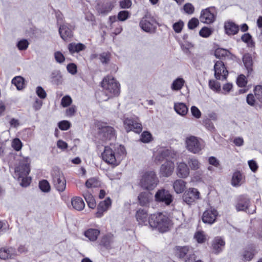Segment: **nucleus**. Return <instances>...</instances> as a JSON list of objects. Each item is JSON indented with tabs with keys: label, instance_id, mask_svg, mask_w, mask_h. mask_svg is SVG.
<instances>
[{
	"label": "nucleus",
	"instance_id": "obj_1",
	"mask_svg": "<svg viewBox=\"0 0 262 262\" xmlns=\"http://www.w3.org/2000/svg\"><path fill=\"white\" fill-rule=\"evenodd\" d=\"M125 149L123 146L111 145L105 146L102 153V159L107 163L117 165L120 163V156L125 154Z\"/></svg>",
	"mask_w": 262,
	"mask_h": 262
},
{
	"label": "nucleus",
	"instance_id": "obj_2",
	"mask_svg": "<svg viewBox=\"0 0 262 262\" xmlns=\"http://www.w3.org/2000/svg\"><path fill=\"white\" fill-rule=\"evenodd\" d=\"M103 92L102 93L101 101H106L110 98L117 96L120 93V84L114 77L107 76L101 83Z\"/></svg>",
	"mask_w": 262,
	"mask_h": 262
},
{
	"label": "nucleus",
	"instance_id": "obj_3",
	"mask_svg": "<svg viewBox=\"0 0 262 262\" xmlns=\"http://www.w3.org/2000/svg\"><path fill=\"white\" fill-rule=\"evenodd\" d=\"M171 226L170 219L161 212L151 214L149 216V226L152 228H157L161 232L168 231Z\"/></svg>",
	"mask_w": 262,
	"mask_h": 262
},
{
	"label": "nucleus",
	"instance_id": "obj_4",
	"mask_svg": "<svg viewBox=\"0 0 262 262\" xmlns=\"http://www.w3.org/2000/svg\"><path fill=\"white\" fill-rule=\"evenodd\" d=\"M159 182V179L153 170L147 171L141 176L139 185L143 189L151 191L154 190Z\"/></svg>",
	"mask_w": 262,
	"mask_h": 262
},
{
	"label": "nucleus",
	"instance_id": "obj_5",
	"mask_svg": "<svg viewBox=\"0 0 262 262\" xmlns=\"http://www.w3.org/2000/svg\"><path fill=\"white\" fill-rule=\"evenodd\" d=\"M53 184L58 191H63L66 187V181L63 174L60 170L54 168L51 172Z\"/></svg>",
	"mask_w": 262,
	"mask_h": 262
},
{
	"label": "nucleus",
	"instance_id": "obj_6",
	"mask_svg": "<svg viewBox=\"0 0 262 262\" xmlns=\"http://www.w3.org/2000/svg\"><path fill=\"white\" fill-rule=\"evenodd\" d=\"M155 200L158 203L169 206L173 202V196L170 191L164 188L158 189L155 194Z\"/></svg>",
	"mask_w": 262,
	"mask_h": 262
},
{
	"label": "nucleus",
	"instance_id": "obj_7",
	"mask_svg": "<svg viewBox=\"0 0 262 262\" xmlns=\"http://www.w3.org/2000/svg\"><path fill=\"white\" fill-rule=\"evenodd\" d=\"M177 152L174 151L166 148H160L155 155V161L157 163H160L164 160H171L176 158Z\"/></svg>",
	"mask_w": 262,
	"mask_h": 262
},
{
	"label": "nucleus",
	"instance_id": "obj_8",
	"mask_svg": "<svg viewBox=\"0 0 262 262\" xmlns=\"http://www.w3.org/2000/svg\"><path fill=\"white\" fill-rule=\"evenodd\" d=\"M185 144L187 149L193 154L199 153L203 148V145L199 139L193 136L186 138Z\"/></svg>",
	"mask_w": 262,
	"mask_h": 262
},
{
	"label": "nucleus",
	"instance_id": "obj_9",
	"mask_svg": "<svg viewBox=\"0 0 262 262\" xmlns=\"http://www.w3.org/2000/svg\"><path fill=\"white\" fill-rule=\"evenodd\" d=\"M200 199V193L195 188H190L186 190L182 196L183 201L187 205L191 206L195 201Z\"/></svg>",
	"mask_w": 262,
	"mask_h": 262
},
{
	"label": "nucleus",
	"instance_id": "obj_10",
	"mask_svg": "<svg viewBox=\"0 0 262 262\" xmlns=\"http://www.w3.org/2000/svg\"><path fill=\"white\" fill-rule=\"evenodd\" d=\"M30 159L26 158L20 161L19 165L15 168V175L16 177L28 176L30 172Z\"/></svg>",
	"mask_w": 262,
	"mask_h": 262
},
{
	"label": "nucleus",
	"instance_id": "obj_11",
	"mask_svg": "<svg viewBox=\"0 0 262 262\" xmlns=\"http://www.w3.org/2000/svg\"><path fill=\"white\" fill-rule=\"evenodd\" d=\"M214 76L216 79L226 80L228 74L224 63L222 61H217L214 66Z\"/></svg>",
	"mask_w": 262,
	"mask_h": 262
},
{
	"label": "nucleus",
	"instance_id": "obj_12",
	"mask_svg": "<svg viewBox=\"0 0 262 262\" xmlns=\"http://www.w3.org/2000/svg\"><path fill=\"white\" fill-rule=\"evenodd\" d=\"M98 135L100 139L104 141L115 138V130L109 126H103L100 128Z\"/></svg>",
	"mask_w": 262,
	"mask_h": 262
},
{
	"label": "nucleus",
	"instance_id": "obj_13",
	"mask_svg": "<svg viewBox=\"0 0 262 262\" xmlns=\"http://www.w3.org/2000/svg\"><path fill=\"white\" fill-rule=\"evenodd\" d=\"M124 125L126 132L133 130L139 133L142 130V125L132 119L126 118L124 120Z\"/></svg>",
	"mask_w": 262,
	"mask_h": 262
},
{
	"label": "nucleus",
	"instance_id": "obj_14",
	"mask_svg": "<svg viewBox=\"0 0 262 262\" xmlns=\"http://www.w3.org/2000/svg\"><path fill=\"white\" fill-rule=\"evenodd\" d=\"M212 8H208L201 11L200 20L206 24H211L215 20V15L211 12Z\"/></svg>",
	"mask_w": 262,
	"mask_h": 262
},
{
	"label": "nucleus",
	"instance_id": "obj_15",
	"mask_svg": "<svg viewBox=\"0 0 262 262\" xmlns=\"http://www.w3.org/2000/svg\"><path fill=\"white\" fill-rule=\"evenodd\" d=\"M174 167V163L171 160H167L161 166L160 174L162 177H168L172 173Z\"/></svg>",
	"mask_w": 262,
	"mask_h": 262
},
{
	"label": "nucleus",
	"instance_id": "obj_16",
	"mask_svg": "<svg viewBox=\"0 0 262 262\" xmlns=\"http://www.w3.org/2000/svg\"><path fill=\"white\" fill-rule=\"evenodd\" d=\"M217 215V212L215 209H208L203 213L202 221L204 223L212 224L215 222Z\"/></svg>",
	"mask_w": 262,
	"mask_h": 262
},
{
	"label": "nucleus",
	"instance_id": "obj_17",
	"mask_svg": "<svg viewBox=\"0 0 262 262\" xmlns=\"http://www.w3.org/2000/svg\"><path fill=\"white\" fill-rule=\"evenodd\" d=\"M137 222L140 225L147 226L149 225V217H148L147 212L143 209H139L136 214Z\"/></svg>",
	"mask_w": 262,
	"mask_h": 262
},
{
	"label": "nucleus",
	"instance_id": "obj_18",
	"mask_svg": "<svg viewBox=\"0 0 262 262\" xmlns=\"http://www.w3.org/2000/svg\"><path fill=\"white\" fill-rule=\"evenodd\" d=\"M250 204V201L246 195L240 196L235 206L237 211H246L249 208Z\"/></svg>",
	"mask_w": 262,
	"mask_h": 262
},
{
	"label": "nucleus",
	"instance_id": "obj_19",
	"mask_svg": "<svg viewBox=\"0 0 262 262\" xmlns=\"http://www.w3.org/2000/svg\"><path fill=\"white\" fill-rule=\"evenodd\" d=\"M177 174L180 178H186L189 174V169L184 162L177 163L176 169Z\"/></svg>",
	"mask_w": 262,
	"mask_h": 262
},
{
	"label": "nucleus",
	"instance_id": "obj_20",
	"mask_svg": "<svg viewBox=\"0 0 262 262\" xmlns=\"http://www.w3.org/2000/svg\"><path fill=\"white\" fill-rule=\"evenodd\" d=\"M111 200L110 198H107L104 201H101L97 207V212L96 215L97 217H101L103 213L106 211L111 205Z\"/></svg>",
	"mask_w": 262,
	"mask_h": 262
},
{
	"label": "nucleus",
	"instance_id": "obj_21",
	"mask_svg": "<svg viewBox=\"0 0 262 262\" xmlns=\"http://www.w3.org/2000/svg\"><path fill=\"white\" fill-rule=\"evenodd\" d=\"M151 199V193L149 192H142L138 196V202L142 206H147Z\"/></svg>",
	"mask_w": 262,
	"mask_h": 262
},
{
	"label": "nucleus",
	"instance_id": "obj_22",
	"mask_svg": "<svg viewBox=\"0 0 262 262\" xmlns=\"http://www.w3.org/2000/svg\"><path fill=\"white\" fill-rule=\"evenodd\" d=\"M15 255V249L12 247L0 249V258L2 259L12 258Z\"/></svg>",
	"mask_w": 262,
	"mask_h": 262
},
{
	"label": "nucleus",
	"instance_id": "obj_23",
	"mask_svg": "<svg viewBox=\"0 0 262 262\" xmlns=\"http://www.w3.org/2000/svg\"><path fill=\"white\" fill-rule=\"evenodd\" d=\"M244 182V177L239 171L234 172L232 175L231 184L234 187L240 186Z\"/></svg>",
	"mask_w": 262,
	"mask_h": 262
},
{
	"label": "nucleus",
	"instance_id": "obj_24",
	"mask_svg": "<svg viewBox=\"0 0 262 262\" xmlns=\"http://www.w3.org/2000/svg\"><path fill=\"white\" fill-rule=\"evenodd\" d=\"M225 243L220 237H215L212 241V248L215 253L220 252L225 246Z\"/></svg>",
	"mask_w": 262,
	"mask_h": 262
},
{
	"label": "nucleus",
	"instance_id": "obj_25",
	"mask_svg": "<svg viewBox=\"0 0 262 262\" xmlns=\"http://www.w3.org/2000/svg\"><path fill=\"white\" fill-rule=\"evenodd\" d=\"M186 182L182 179H178L173 183V188L177 194L182 193L186 188Z\"/></svg>",
	"mask_w": 262,
	"mask_h": 262
},
{
	"label": "nucleus",
	"instance_id": "obj_26",
	"mask_svg": "<svg viewBox=\"0 0 262 262\" xmlns=\"http://www.w3.org/2000/svg\"><path fill=\"white\" fill-rule=\"evenodd\" d=\"M113 8V6L110 3L98 4L96 7L99 13L106 15L110 12Z\"/></svg>",
	"mask_w": 262,
	"mask_h": 262
},
{
	"label": "nucleus",
	"instance_id": "obj_27",
	"mask_svg": "<svg viewBox=\"0 0 262 262\" xmlns=\"http://www.w3.org/2000/svg\"><path fill=\"white\" fill-rule=\"evenodd\" d=\"M191 250L188 246H176L174 248L176 255L181 258L186 257Z\"/></svg>",
	"mask_w": 262,
	"mask_h": 262
},
{
	"label": "nucleus",
	"instance_id": "obj_28",
	"mask_svg": "<svg viewBox=\"0 0 262 262\" xmlns=\"http://www.w3.org/2000/svg\"><path fill=\"white\" fill-rule=\"evenodd\" d=\"M174 110L180 115L184 116L188 112V107L184 103H175L174 105Z\"/></svg>",
	"mask_w": 262,
	"mask_h": 262
},
{
	"label": "nucleus",
	"instance_id": "obj_29",
	"mask_svg": "<svg viewBox=\"0 0 262 262\" xmlns=\"http://www.w3.org/2000/svg\"><path fill=\"white\" fill-rule=\"evenodd\" d=\"M85 48V46L81 43H71L68 45L69 51L72 54L83 51Z\"/></svg>",
	"mask_w": 262,
	"mask_h": 262
},
{
	"label": "nucleus",
	"instance_id": "obj_30",
	"mask_svg": "<svg viewBox=\"0 0 262 262\" xmlns=\"http://www.w3.org/2000/svg\"><path fill=\"white\" fill-rule=\"evenodd\" d=\"M224 28L226 33H238L239 27L232 21H226L224 24Z\"/></svg>",
	"mask_w": 262,
	"mask_h": 262
},
{
	"label": "nucleus",
	"instance_id": "obj_31",
	"mask_svg": "<svg viewBox=\"0 0 262 262\" xmlns=\"http://www.w3.org/2000/svg\"><path fill=\"white\" fill-rule=\"evenodd\" d=\"M243 61L245 68L250 73L252 71L253 61L251 56L249 54H245L243 57Z\"/></svg>",
	"mask_w": 262,
	"mask_h": 262
},
{
	"label": "nucleus",
	"instance_id": "obj_32",
	"mask_svg": "<svg viewBox=\"0 0 262 262\" xmlns=\"http://www.w3.org/2000/svg\"><path fill=\"white\" fill-rule=\"evenodd\" d=\"M71 203L73 207L78 211L82 210L85 206L83 201L80 197H75L73 198L72 200Z\"/></svg>",
	"mask_w": 262,
	"mask_h": 262
},
{
	"label": "nucleus",
	"instance_id": "obj_33",
	"mask_svg": "<svg viewBox=\"0 0 262 262\" xmlns=\"http://www.w3.org/2000/svg\"><path fill=\"white\" fill-rule=\"evenodd\" d=\"M99 234L100 231L96 229H89L84 232V235L91 241H96Z\"/></svg>",
	"mask_w": 262,
	"mask_h": 262
},
{
	"label": "nucleus",
	"instance_id": "obj_34",
	"mask_svg": "<svg viewBox=\"0 0 262 262\" xmlns=\"http://www.w3.org/2000/svg\"><path fill=\"white\" fill-rule=\"evenodd\" d=\"M185 81L183 78L179 77L175 79L172 83L171 89L173 91H179L183 86Z\"/></svg>",
	"mask_w": 262,
	"mask_h": 262
},
{
	"label": "nucleus",
	"instance_id": "obj_35",
	"mask_svg": "<svg viewBox=\"0 0 262 262\" xmlns=\"http://www.w3.org/2000/svg\"><path fill=\"white\" fill-rule=\"evenodd\" d=\"M52 82L55 84L59 85L62 83V78L59 71H55L51 75Z\"/></svg>",
	"mask_w": 262,
	"mask_h": 262
},
{
	"label": "nucleus",
	"instance_id": "obj_36",
	"mask_svg": "<svg viewBox=\"0 0 262 262\" xmlns=\"http://www.w3.org/2000/svg\"><path fill=\"white\" fill-rule=\"evenodd\" d=\"M85 186L88 188H96L100 186V182L96 178H91L85 182Z\"/></svg>",
	"mask_w": 262,
	"mask_h": 262
},
{
	"label": "nucleus",
	"instance_id": "obj_37",
	"mask_svg": "<svg viewBox=\"0 0 262 262\" xmlns=\"http://www.w3.org/2000/svg\"><path fill=\"white\" fill-rule=\"evenodd\" d=\"M230 54V53L229 51L223 48H217L214 52L215 56L219 59H222L226 56H229Z\"/></svg>",
	"mask_w": 262,
	"mask_h": 262
},
{
	"label": "nucleus",
	"instance_id": "obj_38",
	"mask_svg": "<svg viewBox=\"0 0 262 262\" xmlns=\"http://www.w3.org/2000/svg\"><path fill=\"white\" fill-rule=\"evenodd\" d=\"M12 83L16 86L18 90H21L24 88V79L21 76L14 77L12 80Z\"/></svg>",
	"mask_w": 262,
	"mask_h": 262
},
{
	"label": "nucleus",
	"instance_id": "obj_39",
	"mask_svg": "<svg viewBox=\"0 0 262 262\" xmlns=\"http://www.w3.org/2000/svg\"><path fill=\"white\" fill-rule=\"evenodd\" d=\"M241 38L244 42L247 43V45L249 48H253L254 47L255 42L253 40L250 34H244Z\"/></svg>",
	"mask_w": 262,
	"mask_h": 262
},
{
	"label": "nucleus",
	"instance_id": "obj_40",
	"mask_svg": "<svg viewBox=\"0 0 262 262\" xmlns=\"http://www.w3.org/2000/svg\"><path fill=\"white\" fill-rule=\"evenodd\" d=\"M176 37L181 45V48L183 52L186 54H189L190 53L189 49L193 47L192 45L189 42L186 43L183 42L178 36H176Z\"/></svg>",
	"mask_w": 262,
	"mask_h": 262
},
{
	"label": "nucleus",
	"instance_id": "obj_41",
	"mask_svg": "<svg viewBox=\"0 0 262 262\" xmlns=\"http://www.w3.org/2000/svg\"><path fill=\"white\" fill-rule=\"evenodd\" d=\"M75 26L72 25L66 24L60 26L59 33H71L74 30Z\"/></svg>",
	"mask_w": 262,
	"mask_h": 262
},
{
	"label": "nucleus",
	"instance_id": "obj_42",
	"mask_svg": "<svg viewBox=\"0 0 262 262\" xmlns=\"http://www.w3.org/2000/svg\"><path fill=\"white\" fill-rule=\"evenodd\" d=\"M39 187L44 192H48L50 191V184L46 180H43L39 182Z\"/></svg>",
	"mask_w": 262,
	"mask_h": 262
},
{
	"label": "nucleus",
	"instance_id": "obj_43",
	"mask_svg": "<svg viewBox=\"0 0 262 262\" xmlns=\"http://www.w3.org/2000/svg\"><path fill=\"white\" fill-rule=\"evenodd\" d=\"M189 167L191 169L195 170L198 169L201 165L200 163L198 160L195 158H192L190 159L188 162Z\"/></svg>",
	"mask_w": 262,
	"mask_h": 262
},
{
	"label": "nucleus",
	"instance_id": "obj_44",
	"mask_svg": "<svg viewBox=\"0 0 262 262\" xmlns=\"http://www.w3.org/2000/svg\"><path fill=\"white\" fill-rule=\"evenodd\" d=\"M209 86L210 89L215 92H219L221 90V84L220 82L214 80H210L209 81Z\"/></svg>",
	"mask_w": 262,
	"mask_h": 262
},
{
	"label": "nucleus",
	"instance_id": "obj_45",
	"mask_svg": "<svg viewBox=\"0 0 262 262\" xmlns=\"http://www.w3.org/2000/svg\"><path fill=\"white\" fill-rule=\"evenodd\" d=\"M254 95L256 99L262 103V86L256 85L254 89Z\"/></svg>",
	"mask_w": 262,
	"mask_h": 262
},
{
	"label": "nucleus",
	"instance_id": "obj_46",
	"mask_svg": "<svg viewBox=\"0 0 262 262\" xmlns=\"http://www.w3.org/2000/svg\"><path fill=\"white\" fill-rule=\"evenodd\" d=\"M19 181H20V185L23 187H27L30 184L31 179L28 176H23L22 177H17Z\"/></svg>",
	"mask_w": 262,
	"mask_h": 262
},
{
	"label": "nucleus",
	"instance_id": "obj_47",
	"mask_svg": "<svg viewBox=\"0 0 262 262\" xmlns=\"http://www.w3.org/2000/svg\"><path fill=\"white\" fill-rule=\"evenodd\" d=\"M130 13L126 10L120 11L118 14V19L120 21H124L130 16Z\"/></svg>",
	"mask_w": 262,
	"mask_h": 262
},
{
	"label": "nucleus",
	"instance_id": "obj_48",
	"mask_svg": "<svg viewBox=\"0 0 262 262\" xmlns=\"http://www.w3.org/2000/svg\"><path fill=\"white\" fill-rule=\"evenodd\" d=\"M19 50H26L29 46V42L27 39H21L18 41L16 45Z\"/></svg>",
	"mask_w": 262,
	"mask_h": 262
},
{
	"label": "nucleus",
	"instance_id": "obj_49",
	"mask_svg": "<svg viewBox=\"0 0 262 262\" xmlns=\"http://www.w3.org/2000/svg\"><path fill=\"white\" fill-rule=\"evenodd\" d=\"M56 61L59 63H62L65 60V57L60 51H56L54 54Z\"/></svg>",
	"mask_w": 262,
	"mask_h": 262
},
{
	"label": "nucleus",
	"instance_id": "obj_50",
	"mask_svg": "<svg viewBox=\"0 0 262 262\" xmlns=\"http://www.w3.org/2000/svg\"><path fill=\"white\" fill-rule=\"evenodd\" d=\"M22 143L18 138L14 139L12 142V147L16 151H19L21 149Z\"/></svg>",
	"mask_w": 262,
	"mask_h": 262
},
{
	"label": "nucleus",
	"instance_id": "obj_51",
	"mask_svg": "<svg viewBox=\"0 0 262 262\" xmlns=\"http://www.w3.org/2000/svg\"><path fill=\"white\" fill-rule=\"evenodd\" d=\"M72 102V98L69 95H67L64 96L61 101V105L64 107H68V106L70 105V104Z\"/></svg>",
	"mask_w": 262,
	"mask_h": 262
},
{
	"label": "nucleus",
	"instance_id": "obj_52",
	"mask_svg": "<svg viewBox=\"0 0 262 262\" xmlns=\"http://www.w3.org/2000/svg\"><path fill=\"white\" fill-rule=\"evenodd\" d=\"M151 135L148 132H144L141 137V141L144 143H148L151 141Z\"/></svg>",
	"mask_w": 262,
	"mask_h": 262
},
{
	"label": "nucleus",
	"instance_id": "obj_53",
	"mask_svg": "<svg viewBox=\"0 0 262 262\" xmlns=\"http://www.w3.org/2000/svg\"><path fill=\"white\" fill-rule=\"evenodd\" d=\"M140 26L143 31L149 32L150 28V23L145 19H142L140 23Z\"/></svg>",
	"mask_w": 262,
	"mask_h": 262
},
{
	"label": "nucleus",
	"instance_id": "obj_54",
	"mask_svg": "<svg viewBox=\"0 0 262 262\" xmlns=\"http://www.w3.org/2000/svg\"><path fill=\"white\" fill-rule=\"evenodd\" d=\"M67 69L69 73L72 75H75L77 72V66L74 63H70L67 66Z\"/></svg>",
	"mask_w": 262,
	"mask_h": 262
},
{
	"label": "nucleus",
	"instance_id": "obj_55",
	"mask_svg": "<svg viewBox=\"0 0 262 262\" xmlns=\"http://www.w3.org/2000/svg\"><path fill=\"white\" fill-rule=\"evenodd\" d=\"M194 238L199 243H204L205 240V236L202 231L197 232L194 235Z\"/></svg>",
	"mask_w": 262,
	"mask_h": 262
},
{
	"label": "nucleus",
	"instance_id": "obj_56",
	"mask_svg": "<svg viewBox=\"0 0 262 262\" xmlns=\"http://www.w3.org/2000/svg\"><path fill=\"white\" fill-rule=\"evenodd\" d=\"M199 24V20L196 18H192L188 23V27L189 29L192 30L196 28Z\"/></svg>",
	"mask_w": 262,
	"mask_h": 262
},
{
	"label": "nucleus",
	"instance_id": "obj_57",
	"mask_svg": "<svg viewBox=\"0 0 262 262\" xmlns=\"http://www.w3.org/2000/svg\"><path fill=\"white\" fill-rule=\"evenodd\" d=\"M184 26V23L182 20H179L178 22L174 23L173 25V29L176 33H179L182 31Z\"/></svg>",
	"mask_w": 262,
	"mask_h": 262
},
{
	"label": "nucleus",
	"instance_id": "obj_58",
	"mask_svg": "<svg viewBox=\"0 0 262 262\" xmlns=\"http://www.w3.org/2000/svg\"><path fill=\"white\" fill-rule=\"evenodd\" d=\"M99 59L102 63H107L110 61V55L107 53H103L99 55Z\"/></svg>",
	"mask_w": 262,
	"mask_h": 262
},
{
	"label": "nucleus",
	"instance_id": "obj_59",
	"mask_svg": "<svg viewBox=\"0 0 262 262\" xmlns=\"http://www.w3.org/2000/svg\"><path fill=\"white\" fill-rule=\"evenodd\" d=\"M58 127L61 130H66L70 128V123L68 121H62L58 123Z\"/></svg>",
	"mask_w": 262,
	"mask_h": 262
},
{
	"label": "nucleus",
	"instance_id": "obj_60",
	"mask_svg": "<svg viewBox=\"0 0 262 262\" xmlns=\"http://www.w3.org/2000/svg\"><path fill=\"white\" fill-rule=\"evenodd\" d=\"M237 84L240 87H244L247 84L246 77L244 75H241L237 79Z\"/></svg>",
	"mask_w": 262,
	"mask_h": 262
},
{
	"label": "nucleus",
	"instance_id": "obj_61",
	"mask_svg": "<svg viewBox=\"0 0 262 262\" xmlns=\"http://www.w3.org/2000/svg\"><path fill=\"white\" fill-rule=\"evenodd\" d=\"M184 10L186 13L191 14L193 13L194 8L191 4L187 3L184 6Z\"/></svg>",
	"mask_w": 262,
	"mask_h": 262
},
{
	"label": "nucleus",
	"instance_id": "obj_62",
	"mask_svg": "<svg viewBox=\"0 0 262 262\" xmlns=\"http://www.w3.org/2000/svg\"><path fill=\"white\" fill-rule=\"evenodd\" d=\"M120 6L122 9H127L132 6V1L130 0H122L120 2Z\"/></svg>",
	"mask_w": 262,
	"mask_h": 262
},
{
	"label": "nucleus",
	"instance_id": "obj_63",
	"mask_svg": "<svg viewBox=\"0 0 262 262\" xmlns=\"http://www.w3.org/2000/svg\"><path fill=\"white\" fill-rule=\"evenodd\" d=\"M191 112L192 115L196 118H200L201 116L200 111L195 106H192L191 107Z\"/></svg>",
	"mask_w": 262,
	"mask_h": 262
},
{
	"label": "nucleus",
	"instance_id": "obj_64",
	"mask_svg": "<svg viewBox=\"0 0 262 262\" xmlns=\"http://www.w3.org/2000/svg\"><path fill=\"white\" fill-rule=\"evenodd\" d=\"M195 260V256L193 253L192 250L190 251L184 259L185 262H193Z\"/></svg>",
	"mask_w": 262,
	"mask_h": 262
}]
</instances>
